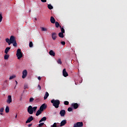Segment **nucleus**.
<instances>
[{
    "instance_id": "30",
    "label": "nucleus",
    "mask_w": 127,
    "mask_h": 127,
    "mask_svg": "<svg viewBox=\"0 0 127 127\" xmlns=\"http://www.w3.org/2000/svg\"><path fill=\"white\" fill-rule=\"evenodd\" d=\"M51 127H57V123H55Z\"/></svg>"
},
{
    "instance_id": "51",
    "label": "nucleus",
    "mask_w": 127,
    "mask_h": 127,
    "mask_svg": "<svg viewBox=\"0 0 127 127\" xmlns=\"http://www.w3.org/2000/svg\"><path fill=\"white\" fill-rule=\"evenodd\" d=\"M20 100L21 101V98H20Z\"/></svg>"
},
{
    "instance_id": "36",
    "label": "nucleus",
    "mask_w": 127,
    "mask_h": 127,
    "mask_svg": "<svg viewBox=\"0 0 127 127\" xmlns=\"http://www.w3.org/2000/svg\"><path fill=\"white\" fill-rule=\"evenodd\" d=\"M42 31H47V29L44 27H42Z\"/></svg>"
},
{
    "instance_id": "52",
    "label": "nucleus",
    "mask_w": 127,
    "mask_h": 127,
    "mask_svg": "<svg viewBox=\"0 0 127 127\" xmlns=\"http://www.w3.org/2000/svg\"><path fill=\"white\" fill-rule=\"evenodd\" d=\"M5 82H7V81L6 80Z\"/></svg>"
},
{
    "instance_id": "44",
    "label": "nucleus",
    "mask_w": 127,
    "mask_h": 127,
    "mask_svg": "<svg viewBox=\"0 0 127 127\" xmlns=\"http://www.w3.org/2000/svg\"><path fill=\"white\" fill-rule=\"evenodd\" d=\"M38 80H41V77L38 76Z\"/></svg>"
},
{
    "instance_id": "11",
    "label": "nucleus",
    "mask_w": 127,
    "mask_h": 127,
    "mask_svg": "<svg viewBox=\"0 0 127 127\" xmlns=\"http://www.w3.org/2000/svg\"><path fill=\"white\" fill-rule=\"evenodd\" d=\"M12 102V99L11 98V95H8L7 100V104H10Z\"/></svg>"
},
{
    "instance_id": "20",
    "label": "nucleus",
    "mask_w": 127,
    "mask_h": 127,
    "mask_svg": "<svg viewBox=\"0 0 127 127\" xmlns=\"http://www.w3.org/2000/svg\"><path fill=\"white\" fill-rule=\"evenodd\" d=\"M47 120V118L46 117H43L39 121V123H42V122H44V121H46Z\"/></svg>"
},
{
    "instance_id": "6",
    "label": "nucleus",
    "mask_w": 127,
    "mask_h": 127,
    "mask_svg": "<svg viewBox=\"0 0 127 127\" xmlns=\"http://www.w3.org/2000/svg\"><path fill=\"white\" fill-rule=\"evenodd\" d=\"M26 76H27V70L26 69H24L23 71H22V78L23 79H25V78H26Z\"/></svg>"
},
{
    "instance_id": "31",
    "label": "nucleus",
    "mask_w": 127,
    "mask_h": 127,
    "mask_svg": "<svg viewBox=\"0 0 127 127\" xmlns=\"http://www.w3.org/2000/svg\"><path fill=\"white\" fill-rule=\"evenodd\" d=\"M34 101V98H30L29 100V102L30 103H32Z\"/></svg>"
},
{
    "instance_id": "16",
    "label": "nucleus",
    "mask_w": 127,
    "mask_h": 127,
    "mask_svg": "<svg viewBox=\"0 0 127 127\" xmlns=\"http://www.w3.org/2000/svg\"><path fill=\"white\" fill-rule=\"evenodd\" d=\"M41 114H42V111H41L40 109H39V110H38L36 113V116L37 117H38V116H39V115H41Z\"/></svg>"
},
{
    "instance_id": "47",
    "label": "nucleus",
    "mask_w": 127,
    "mask_h": 127,
    "mask_svg": "<svg viewBox=\"0 0 127 127\" xmlns=\"http://www.w3.org/2000/svg\"><path fill=\"white\" fill-rule=\"evenodd\" d=\"M35 20H36V21L37 20V19L36 18H35Z\"/></svg>"
},
{
    "instance_id": "13",
    "label": "nucleus",
    "mask_w": 127,
    "mask_h": 127,
    "mask_svg": "<svg viewBox=\"0 0 127 127\" xmlns=\"http://www.w3.org/2000/svg\"><path fill=\"white\" fill-rule=\"evenodd\" d=\"M65 114H66V111L64 110H61L60 112V115L62 117H64L65 116Z\"/></svg>"
},
{
    "instance_id": "46",
    "label": "nucleus",
    "mask_w": 127,
    "mask_h": 127,
    "mask_svg": "<svg viewBox=\"0 0 127 127\" xmlns=\"http://www.w3.org/2000/svg\"><path fill=\"white\" fill-rule=\"evenodd\" d=\"M15 82H16V85H17V81L15 80Z\"/></svg>"
},
{
    "instance_id": "15",
    "label": "nucleus",
    "mask_w": 127,
    "mask_h": 127,
    "mask_svg": "<svg viewBox=\"0 0 127 127\" xmlns=\"http://www.w3.org/2000/svg\"><path fill=\"white\" fill-rule=\"evenodd\" d=\"M50 21H51V23H53V24H54L56 22H55L56 21L55 18H54V17H53V16L51 17Z\"/></svg>"
},
{
    "instance_id": "9",
    "label": "nucleus",
    "mask_w": 127,
    "mask_h": 127,
    "mask_svg": "<svg viewBox=\"0 0 127 127\" xmlns=\"http://www.w3.org/2000/svg\"><path fill=\"white\" fill-rule=\"evenodd\" d=\"M32 121H33V117L32 116H31L28 118V119L26 121V124H29V123L32 122Z\"/></svg>"
},
{
    "instance_id": "33",
    "label": "nucleus",
    "mask_w": 127,
    "mask_h": 127,
    "mask_svg": "<svg viewBox=\"0 0 127 127\" xmlns=\"http://www.w3.org/2000/svg\"><path fill=\"white\" fill-rule=\"evenodd\" d=\"M37 89L39 91L41 90V86H40V85L38 84V87H37Z\"/></svg>"
},
{
    "instance_id": "4",
    "label": "nucleus",
    "mask_w": 127,
    "mask_h": 127,
    "mask_svg": "<svg viewBox=\"0 0 127 127\" xmlns=\"http://www.w3.org/2000/svg\"><path fill=\"white\" fill-rule=\"evenodd\" d=\"M16 56L17 57V59H21V58L22 57V53H21V50L20 49H18L17 50V53H16Z\"/></svg>"
},
{
    "instance_id": "24",
    "label": "nucleus",
    "mask_w": 127,
    "mask_h": 127,
    "mask_svg": "<svg viewBox=\"0 0 127 127\" xmlns=\"http://www.w3.org/2000/svg\"><path fill=\"white\" fill-rule=\"evenodd\" d=\"M60 28H61V33H65V30H64V28L61 27V26H60Z\"/></svg>"
},
{
    "instance_id": "41",
    "label": "nucleus",
    "mask_w": 127,
    "mask_h": 127,
    "mask_svg": "<svg viewBox=\"0 0 127 127\" xmlns=\"http://www.w3.org/2000/svg\"><path fill=\"white\" fill-rule=\"evenodd\" d=\"M61 44H62V45H65V43L64 41H62L61 42Z\"/></svg>"
},
{
    "instance_id": "29",
    "label": "nucleus",
    "mask_w": 127,
    "mask_h": 127,
    "mask_svg": "<svg viewBox=\"0 0 127 127\" xmlns=\"http://www.w3.org/2000/svg\"><path fill=\"white\" fill-rule=\"evenodd\" d=\"M15 75H12V76H10L9 79V80H11L12 79H14V78H15Z\"/></svg>"
},
{
    "instance_id": "37",
    "label": "nucleus",
    "mask_w": 127,
    "mask_h": 127,
    "mask_svg": "<svg viewBox=\"0 0 127 127\" xmlns=\"http://www.w3.org/2000/svg\"><path fill=\"white\" fill-rule=\"evenodd\" d=\"M67 111H68V112H72V108L69 107V108L67 109Z\"/></svg>"
},
{
    "instance_id": "32",
    "label": "nucleus",
    "mask_w": 127,
    "mask_h": 127,
    "mask_svg": "<svg viewBox=\"0 0 127 127\" xmlns=\"http://www.w3.org/2000/svg\"><path fill=\"white\" fill-rule=\"evenodd\" d=\"M64 105H65V106H68V105H69V102L67 101H64Z\"/></svg>"
},
{
    "instance_id": "27",
    "label": "nucleus",
    "mask_w": 127,
    "mask_h": 127,
    "mask_svg": "<svg viewBox=\"0 0 127 127\" xmlns=\"http://www.w3.org/2000/svg\"><path fill=\"white\" fill-rule=\"evenodd\" d=\"M5 113H9V108L8 106H6L5 108Z\"/></svg>"
},
{
    "instance_id": "34",
    "label": "nucleus",
    "mask_w": 127,
    "mask_h": 127,
    "mask_svg": "<svg viewBox=\"0 0 127 127\" xmlns=\"http://www.w3.org/2000/svg\"><path fill=\"white\" fill-rule=\"evenodd\" d=\"M33 46V43H32V42H30L29 43V47H32Z\"/></svg>"
},
{
    "instance_id": "48",
    "label": "nucleus",
    "mask_w": 127,
    "mask_h": 127,
    "mask_svg": "<svg viewBox=\"0 0 127 127\" xmlns=\"http://www.w3.org/2000/svg\"><path fill=\"white\" fill-rule=\"evenodd\" d=\"M31 10H29V12H31Z\"/></svg>"
},
{
    "instance_id": "40",
    "label": "nucleus",
    "mask_w": 127,
    "mask_h": 127,
    "mask_svg": "<svg viewBox=\"0 0 127 127\" xmlns=\"http://www.w3.org/2000/svg\"><path fill=\"white\" fill-rule=\"evenodd\" d=\"M28 89V85L27 84L24 85V89Z\"/></svg>"
},
{
    "instance_id": "26",
    "label": "nucleus",
    "mask_w": 127,
    "mask_h": 127,
    "mask_svg": "<svg viewBox=\"0 0 127 127\" xmlns=\"http://www.w3.org/2000/svg\"><path fill=\"white\" fill-rule=\"evenodd\" d=\"M57 62L58 64H60V65H61L62 64V62L61 61V59H59L57 61Z\"/></svg>"
},
{
    "instance_id": "10",
    "label": "nucleus",
    "mask_w": 127,
    "mask_h": 127,
    "mask_svg": "<svg viewBox=\"0 0 127 127\" xmlns=\"http://www.w3.org/2000/svg\"><path fill=\"white\" fill-rule=\"evenodd\" d=\"M63 75L64 77H68V72L66 71V68H64L63 70Z\"/></svg>"
},
{
    "instance_id": "12",
    "label": "nucleus",
    "mask_w": 127,
    "mask_h": 127,
    "mask_svg": "<svg viewBox=\"0 0 127 127\" xmlns=\"http://www.w3.org/2000/svg\"><path fill=\"white\" fill-rule=\"evenodd\" d=\"M52 37L53 40H56V38H57V34L56 33H52Z\"/></svg>"
},
{
    "instance_id": "22",
    "label": "nucleus",
    "mask_w": 127,
    "mask_h": 127,
    "mask_svg": "<svg viewBox=\"0 0 127 127\" xmlns=\"http://www.w3.org/2000/svg\"><path fill=\"white\" fill-rule=\"evenodd\" d=\"M9 58V55H5L4 56V60H7Z\"/></svg>"
},
{
    "instance_id": "8",
    "label": "nucleus",
    "mask_w": 127,
    "mask_h": 127,
    "mask_svg": "<svg viewBox=\"0 0 127 127\" xmlns=\"http://www.w3.org/2000/svg\"><path fill=\"white\" fill-rule=\"evenodd\" d=\"M46 108H47V106L45 104H43V105H42L40 107V110L41 111H42V112H43V110H45V109H46Z\"/></svg>"
},
{
    "instance_id": "19",
    "label": "nucleus",
    "mask_w": 127,
    "mask_h": 127,
    "mask_svg": "<svg viewBox=\"0 0 127 127\" xmlns=\"http://www.w3.org/2000/svg\"><path fill=\"white\" fill-rule=\"evenodd\" d=\"M49 54L51 55V56H55V53L54 51H53V50H51L49 52Z\"/></svg>"
},
{
    "instance_id": "18",
    "label": "nucleus",
    "mask_w": 127,
    "mask_h": 127,
    "mask_svg": "<svg viewBox=\"0 0 127 127\" xmlns=\"http://www.w3.org/2000/svg\"><path fill=\"white\" fill-rule=\"evenodd\" d=\"M9 50H10V47H7L5 48V51H4V53H5V54H7V53H8V51H9Z\"/></svg>"
},
{
    "instance_id": "5",
    "label": "nucleus",
    "mask_w": 127,
    "mask_h": 127,
    "mask_svg": "<svg viewBox=\"0 0 127 127\" xmlns=\"http://www.w3.org/2000/svg\"><path fill=\"white\" fill-rule=\"evenodd\" d=\"M83 126V122H77L73 125V127H82Z\"/></svg>"
},
{
    "instance_id": "43",
    "label": "nucleus",
    "mask_w": 127,
    "mask_h": 127,
    "mask_svg": "<svg viewBox=\"0 0 127 127\" xmlns=\"http://www.w3.org/2000/svg\"><path fill=\"white\" fill-rule=\"evenodd\" d=\"M31 126H32V124H29L28 127H30Z\"/></svg>"
},
{
    "instance_id": "1",
    "label": "nucleus",
    "mask_w": 127,
    "mask_h": 127,
    "mask_svg": "<svg viewBox=\"0 0 127 127\" xmlns=\"http://www.w3.org/2000/svg\"><path fill=\"white\" fill-rule=\"evenodd\" d=\"M51 103L53 104V106L55 107L56 109L59 108V105H60V101L59 100L53 99L51 100Z\"/></svg>"
},
{
    "instance_id": "17",
    "label": "nucleus",
    "mask_w": 127,
    "mask_h": 127,
    "mask_svg": "<svg viewBox=\"0 0 127 127\" xmlns=\"http://www.w3.org/2000/svg\"><path fill=\"white\" fill-rule=\"evenodd\" d=\"M48 97H49V93H48V92H46V93L44 97V100H46L47 98H48Z\"/></svg>"
},
{
    "instance_id": "21",
    "label": "nucleus",
    "mask_w": 127,
    "mask_h": 127,
    "mask_svg": "<svg viewBox=\"0 0 127 127\" xmlns=\"http://www.w3.org/2000/svg\"><path fill=\"white\" fill-rule=\"evenodd\" d=\"M64 33H59V37H60L61 38H63L64 37V34H63Z\"/></svg>"
},
{
    "instance_id": "38",
    "label": "nucleus",
    "mask_w": 127,
    "mask_h": 127,
    "mask_svg": "<svg viewBox=\"0 0 127 127\" xmlns=\"http://www.w3.org/2000/svg\"><path fill=\"white\" fill-rule=\"evenodd\" d=\"M39 127H41L43 126H44V123H40V124L38 125Z\"/></svg>"
},
{
    "instance_id": "35",
    "label": "nucleus",
    "mask_w": 127,
    "mask_h": 127,
    "mask_svg": "<svg viewBox=\"0 0 127 127\" xmlns=\"http://www.w3.org/2000/svg\"><path fill=\"white\" fill-rule=\"evenodd\" d=\"M2 21V15H1V14H0V22H1Z\"/></svg>"
},
{
    "instance_id": "23",
    "label": "nucleus",
    "mask_w": 127,
    "mask_h": 127,
    "mask_svg": "<svg viewBox=\"0 0 127 127\" xmlns=\"http://www.w3.org/2000/svg\"><path fill=\"white\" fill-rule=\"evenodd\" d=\"M49 9H53V6L50 4H48Z\"/></svg>"
},
{
    "instance_id": "2",
    "label": "nucleus",
    "mask_w": 127,
    "mask_h": 127,
    "mask_svg": "<svg viewBox=\"0 0 127 127\" xmlns=\"http://www.w3.org/2000/svg\"><path fill=\"white\" fill-rule=\"evenodd\" d=\"M5 41L7 43H8V45H10L11 44H12L13 42L16 41V40H15V38H14V36H11L10 39H5Z\"/></svg>"
},
{
    "instance_id": "3",
    "label": "nucleus",
    "mask_w": 127,
    "mask_h": 127,
    "mask_svg": "<svg viewBox=\"0 0 127 127\" xmlns=\"http://www.w3.org/2000/svg\"><path fill=\"white\" fill-rule=\"evenodd\" d=\"M37 110V107H32L31 106H29L27 109V112L30 115H32L33 112H35Z\"/></svg>"
},
{
    "instance_id": "39",
    "label": "nucleus",
    "mask_w": 127,
    "mask_h": 127,
    "mask_svg": "<svg viewBox=\"0 0 127 127\" xmlns=\"http://www.w3.org/2000/svg\"><path fill=\"white\" fill-rule=\"evenodd\" d=\"M3 110H4V109L3 108H0V113H3Z\"/></svg>"
},
{
    "instance_id": "28",
    "label": "nucleus",
    "mask_w": 127,
    "mask_h": 127,
    "mask_svg": "<svg viewBox=\"0 0 127 127\" xmlns=\"http://www.w3.org/2000/svg\"><path fill=\"white\" fill-rule=\"evenodd\" d=\"M13 46H14V47H16V46H17V43H16V41H15V42L13 43Z\"/></svg>"
},
{
    "instance_id": "45",
    "label": "nucleus",
    "mask_w": 127,
    "mask_h": 127,
    "mask_svg": "<svg viewBox=\"0 0 127 127\" xmlns=\"http://www.w3.org/2000/svg\"><path fill=\"white\" fill-rule=\"evenodd\" d=\"M0 115H1V116H2V115H3L2 112H0Z\"/></svg>"
},
{
    "instance_id": "42",
    "label": "nucleus",
    "mask_w": 127,
    "mask_h": 127,
    "mask_svg": "<svg viewBox=\"0 0 127 127\" xmlns=\"http://www.w3.org/2000/svg\"><path fill=\"white\" fill-rule=\"evenodd\" d=\"M41 1H42V2H46V1H47V0H41Z\"/></svg>"
},
{
    "instance_id": "25",
    "label": "nucleus",
    "mask_w": 127,
    "mask_h": 127,
    "mask_svg": "<svg viewBox=\"0 0 127 127\" xmlns=\"http://www.w3.org/2000/svg\"><path fill=\"white\" fill-rule=\"evenodd\" d=\"M55 23L56 27H57V28H58V27L60 26V24H59V22H56Z\"/></svg>"
},
{
    "instance_id": "7",
    "label": "nucleus",
    "mask_w": 127,
    "mask_h": 127,
    "mask_svg": "<svg viewBox=\"0 0 127 127\" xmlns=\"http://www.w3.org/2000/svg\"><path fill=\"white\" fill-rule=\"evenodd\" d=\"M71 108H73L74 110H77L79 108V104L77 103H72L71 104Z\"/></svg>"
},
{
    "instance_id": "50",
    "label": "nucleus",
    "mask_w": 127,
    "mask_h": 127,
    "mask_svg": "<svg viewBox=\"0 0 127 127\" xmlns=\"http://www.w3.org/2000/svg\"><path fill=\"white\" fill-rule=\"evenodd\" d=\"M15 118H17V115H16V116H15Z\"/></svg>"
},
{
    "instance_id": "14",
    "label": "nucleus",
    "mask_w": 127,
    "mask_h": 127,
    "mask_svg": "<svg viewBox=\"0 0 127 127\" xmlns=\"http://www.w3.org/2000/svg\"><path fill=\"white\" fill-rule=\"evenodd\" d=\"M66 124H67V120H63L61 123L60 127H63Z\"/></svg>"
},
{
    "instance_id": "49",
    "label": "nucleus",
    "mask_w": 127,
    "mask_h": 127,
    "mask_svg": "<svg viewBox=\"0 0 127 127\" xmlns=\"http://www.w3.org/2000/svg\"><path fill=\"white\" fill-rule=\"evenodd\" d=\"M15 88H16V85L15 86L14 89H15Z\"/></svg>"
}]
</instances>
